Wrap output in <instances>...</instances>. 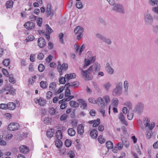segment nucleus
<instances>
[{
	"label": "nucleus",
	"mask_w": 158,
	"mask_h": 158,
	"mask_svg": "<svg viewBox=\"0 0 158 158\" xmlns=\"http://www.w3.org/2000/svg\"><path fill=\"white\" fill-rule=\"evenodd\" d=\"M101 69L100 64L97 63H95L90 66L86 70H84L82 69H80L81 71V75L85 79L90 80L92 79L93 76L89 74L91 73L94 74Z\"/></svg>",
	"instance_id": "f257e3e1"
},
{
	"label": "nucleus",
	"mask_w": 158,
	"mask_h": 158,
	"mask_svg": "<svg viewBox=\"0 0 158 158\" xmlns=\"http://www.w3.org/2000/svg\"><path fill=\"white\" fill-rule=\"evenodd\" d=\"M96 60V56H94L90 52H88L85 54L84 60L83 68L86 69L91 64L94 63Z\"/></svg>",
	"instance_id": "f03ea898"
},
{
	"label": "nucleus",
	"mask_w": 158,
	"mask_h": 158,
	"mask_svg": "<svg viewBox=\"0 0 158 158\" xmlns=\"http://www.w3.org/2000/svg\"><path fill=\"white\" fill-rule=\"evenodd\" d=\"M122 93V83L121 82L117 83L115 87L113 89L112 94L114 96H119Z\"/></svg>",
	"instance_id": "7ed1b4c3"
},
{
	"label": "nucleus",
	"mask_w": 158,
	"mask_h": 158,
	"mask_svg": "<svg viewBox=\"0 0 158 158\" xmlns=\"http://www.w3.org/2000/svg\"><path fill=\"white\" fill-rule=\"evenodd\" d=\"M112 10L116 12L121 13H125L124 9L122 5L120 4H115L113 6Z\"/></svg>",
	"instance_id": "20e7f679"
},
{
	"label": "nucleus",
	"mask_w": 158,
	"mask_h": 158,
	"mask_svg": "<svg viewBox=\"0 0 158 158\" xmlns=\"http://www.w3.org/2000/svg\"><path fill=\"white\" fill-rule=\"evenodd\" d=\"M68 68V65L67 64L64 63L61 64L59 62L57 67V69L59 73L60 76L62 75V70H66Z\"/></svg>",
	"instance_id": "39448f33"
},
{
	"label": "nucleus",
	"mask_w": 158,
	"mask_h": 158,
	"mask_svg": "<svg viewBox=\"0 0 158 158\" xmlns=\"http://www.w3.org/2000/svg\"><path fill=\"white\" fill-rule=\"evenodd\" d=\"M83 31V28L81 26H77L75 28L74 32L75 34H78L77 39L78 40L80 39L82 37V33Z\"/></svg>",
	"instance_id": "423d86ee"
},
{
	"label": "nucleus",
	"mask_w": 158,
	"mask_h": 158,
	"mask_svg": "<svg viewBox=\"0 0 158 158\" xmlns=\"http://www.w3.org/2000/svg\"><path fill=\"white\" fill-rule=\"evenodd\" d=\"M19 128V125L18 123L12 122L9 124L7 129L10 131H15L18 130Z\"/></svg>",
	"instance_id": "0eeeda50"
},
{
	"label": "nucleus",
	"mask_w": 158,
	"mask_h": 158,
	"mask_svg": "<svg viewBox=\"0 0 158 158\" xmlns=\"http://www.w3.org/2000/svg\"><path fill=\"white\" fill-rule=\"evenodd\" d=\"M144 107V105L143 103L142 102H139L136 104L134 109L139 113H140L143 111Z\"/></svg>",
	"instance_id": "6e6552de"
},
{
	"label": "nucleus",
	"mask_w": 158,
	"mask_h": 158,
	"mask_svg": "<svg viewBox=\"0 0 158 158\" xmlns=\"http://www.w3.org/2000/svg\"><path fill=\"white\" fill-rule=\"evenodd\" d=\"M144 20L146 24H150L153 21V18L150 14H147L144 15Z\"/></svg>",
	"instance_id": "1a4fd4ad"
},
{
	"label": "nucleus",
	"mask_w": 158,
	"mask_h": 158,
	"mask_svg": "<svg viewBox=\"0 0 158 158\" xmlns=\"http://www.w3.org/2000/svg\"><path fill=\"white\" fill-rule=\"evenodd\" d=\"M77 101L80 104V108L81 109L85 110L87 108V104L85 100L82 99H79Z\"/></svg>",
	"instance_id": "9d476101"
},
{
	"label": "nucleus",
	"mask_w": 158,
	"mask_h": 158,
	"mask_svg": "<svg viewBox=\"0 0 158 158\" xmlns=\"http://www.w3.org/2000/svg\"><path fill=\"white\" fill-rule=\"evenodd\" d=\"M75 48L77 53H78V55H80L85 48V45L84 44H83L80 46L77 44H75Z\"/></svg>",
	"instance_id": "9b49d317"
},
{
	"label": "nucleus",
	"mask_w": 158,
	"mask_h": 158,
	"mask_svg": "<svg viewBox=\"0 0 158 158\" xmlns=\"http://www.w3.org/2000/svg\"><path fill=\"white\" fill-rule=\"evenodd\" d=\"M34 102L36 104H38L42 106L45 105L46 103V100L40 98L39 99L35 98L34 99Z\"/></svg>",
	"instance_id": "f8f14e48"
},
{
	"label": "nucleus",
	"mask_w": 158,
	"mask_h": 158,
	"mask_svg": "<svg viewBox=\"0 0 158 158\" xmlns=\"http://www.w3.org/2000/svg\"><path fill=\"white\" fill-rule=\"evenodd\" d=\"M37 42L38 46L40 48H44L46 45L44 39L42 37L38 39Z\"/></svg>",
	"instance_id": "ddd939ff"
},
{
	"label": "nucleus",
	"mask_w": 158,
	"mask_h": 158,
	"mask_svg": "<svg viewBox=\"0 0 158 158\" xmlns=\"http://www.w3.org/2000/svg\"><path fill=\"white\" fill-rule=\"evenodd\" d=\"M24 26L26 29L30 30L34 28L35 24L32 22H28L24 25Z\"/></svg>",
	"instance_id": "4468645a"
},
{
	"label": "nucleus",
	"mask_w": 158,
	"mask_h": 158,
	"mask_svg": "<svg viewBox=\"0 0 158 158\" xmlns=\"http://www.w3.org/2000/svg\"><path fill=\"white\" fill-rule=\"evenodd\" d=\"M96 104L99 105L101 107H104L105 106V103L103 102L102 98L101 97H98L96 100Z\"/></svg>",
	"instance_id": "2eb2a0df"
},
{
	"label": "nucleus",
	"mask_w": 158,
	"mask_h": 158,
	"mask_svg": "<svg viewBox=\"0 0 158 158\" xmlns=\"http://www.w3.org/2000/svg\"><path fill=\"white\" fill-rule=\"evenodd\" d=\"M111 86L112 85L109 81L105 83L102 85L103 88L106 91H108Z\"/></svg>",
	"instance_id": "dca6fc26"
},
{
	"label": "nucleus",
	"mask_w": 158,
	"mask_h": 158,
	"mask_svg": "<svg viewBox=\"0 0 158 158\" xmlns=\"http://www.w3.org/2000/svg\"><path fill=\"white\" fill-rule=\"evenodd\" d=\"M90 135L92 138L96 139L98 135V133L97 130L94 129L91 130L90 133Z\"/></svg>",
	"instance_id": "f3484780"
},
{
	"label": "nucleus",
	"mask_w": 158,
	"mask_h": 158,
	"mask_svg": "<svg viewBox=\"0 0 158 158\" xmlns=\"http://www.w3.org/2000/svg\"><path fill=\"white\" fill-rule=\"evenodd\" d=\"M88 123L89 124H93V127H96L99 125L100 120L99 118H98L96 120L90 121L88 122Z\"/></svg>",
	"instance_id": "a211bd4d"
},
{
	"label": "nucleus",
	"mask_w": 158,
	"mask_h": 158,
	"mask_svg": "<svg viewBox=\"0 0 158 158\" xmlns=\"http://www.w3.org/2000/svg\"><path fill=\"white\" fill-rule=\"evenodd\" d=\"M19 150L21 152L23 153H26L29 151L28 148L25 145H21L19 147Z\"/></svg>",
	"instance_id": "6ab92c4d"
},
{
	"label": "nucleus",
	"mask_w": 158,
	"mask_h": 158,
	"mask_svg": "<svg viewBox=\"0 0 158 158\" xmlns=\"http://www.w3.org/2000/svg\"><path fill=\"white\" fill-rule=\"evenodd\" d=\"M65 77L66 81H69L70 79L75 78L76 77V74L73 73H70L65 75Z\"/></svg>",
	"instance_id": "aec40b11"
},
{
	"label": "nucleus",
	"mask_w": 158,
	"mask_h": 158,
	"mask_svg": "<svg viewBox=\"0 0 158 158\" xmlns=\"http://www.w3.org/2000/svg\"><path fill=\"white\" fill-rule=\"evenodd\" d=\"M77 132L78 134L82 135L84 132V127L83 126L80 124L77 126Z\"/></svg>",
	"instance_id": "412c9836"
},
{
	"label": "nucleus",
	"mask_w": 158,
	"mask_h": 158,
	"mask_svg": "<svg viewBox=\"0 0 158 158\" xmlns=\"http://www.w3.org/2000/svg\"><path fill=\"white\" fill-rule=\"evenodd\" d=\"M118 102V99L116 98H114L112 100L110 106L112 107H117Z\"/></svg>",
	"instance_id": "4be33fe9"
},
{
	"label": "nucleus",
	"mask_w": 158,
	"mask_h": 158,
	"mask_svg": "<svg viewBox=\"0 0 158 158\" xmlns=\"http://www.w3.org/2000/svg\"><path fill=\"white\" fill-rule=\"evenodd\" d=\"M102 99H103V102H104L105 103V106L109 104L110 102V97L108 95L104 96L103 97Z\"/></svg>",
	"instance_id": "5701e85b"
},
{
	"label": "nucleus",
	"mask_w": 158,
	"mask_h": 158,
	"mask_svg": "<svg viewBox=\"0 0 158 158\" xmlns=\"http://www.w3.org/2000/svg\"><path fill=\"white\" fill-rule=\"evenodd\" d=\"M7 109L10 110H14L16 107L15 104L12 102H9L7 104Z\"/></svg>",
	"instance_id": "b1692460"
},
{
	"label": "nucleus",
	"mask_w": 158,
	"mask_h": 158,
	"mask_svg": "<svg viewBox=\"0 0 158 158\" xmlns=\"http://www.w3.org/2000/svg\"><path fill=\"white\" fill-rule=\"evenodd\" d=\"M121 140L124 146L127 148L129 145V143L127 139L124 137H123L121 138Z\"/></svg>",
	"instance_id": "393cba45"
},
{
	"label": "nucleus",
	"mask_w": 158,
	"mask_h": 158,
	"mask_svg": "<svg viewBox=\"0 0 158 158\" xmlns=\"http://www.w3.org/2000/svg\"><path fill=\"white\" fill-rule=\"evenodd\" d=\"M119 118L121 122L126 126L128 125V123L125 120V116L122 113H120L119 114Z\"/></svg>",
	"instance_id": "a878e982"
},
{
	"label": "nucleus",
	"mask_w": 158,
	"mask_h": 158,
	"mask_svg": "<svg viewBox=\"0 0 158 158\" xmlns=\"http://www.w3.org/2000/svg\"><path fill=\"white\" fill-rule=\"evenodd\" d=\"M8 91V92H6L5 93L6 95H8L9 93L12 95H14L15 94V90L13 87H10L9 88Z\"/></svg>",
	"instance_id": "bb28decb"
},
{
	"label": "nucleus",
	"mask_w": 158,
	"mask_h": 158,
	"mask_svg": "<svg viewBox=\"0 0 158 158\" xmlns=\"http://www.w3.org/2000/svg\"><path fill=\"white\" fill-rule=\"evenodd\" d=\"M68 135L71 136H74L76 134V131L73 128H70L68 130Z\"/></svg>",
	"instance_id": "cd10ccee"
},
{
	"label": "nucleus",
	"mask_w": 158,
	"mask_h": 158,
	"mask_svg": "<svg viewBox=\"0 0 158 158\" xmlns=\"http://www.w3.org/2000/svg\"><path fill=\"white\" fill-rule=\"evenodd\" d=\"M124 105L127 106L129 108V110H131L133 108V105L131 102L129 101H127L125 102Z\"/></svg>",
	"instance_id": "c85d7f7f"
},
{
	"label": "nucleus",
	"mask_w": 158,
	"mask_h": 158,
	"mask_svg": "<svg viewBox=\"0 0 158 158\" xmlns=\"http://www.w3.org/2000/svg\"><path fill=\"white\" fill-rule=\"evenodd\" d=\"M52 121V119L51 117L49 116H46L44 118L43 122L44 123L47 124L50 123Z\"/></svg>",
	"instance_id": "c756f323"
},
{
	"label": "nucleus",
	"mask_w": 158,
	"mask_h": 158,
	"mask_svg": "<svg viewBox=\"0 0 158 158\" xmlns=\"http://www.w3.org/2000/svg\"><path fill=\"white\" fill-rule=\"evenodd\" d=\"M70 105L73 108L77 107L79 106V103L76 101L72 100L69 102Z\"/></svg>",
	"instance_id": "7c9ffc66"
},
{
	"label": "nucleus",
	"mask_w": 158,
	"mask_h": 158,
	"mask_svg": "<svg viewBox=\"0 0 158 158\" xmlns=\"http://www.w3.org/2000/svg\"><path fill=\"white\" fill-rule=\"evenodd\" d=\"M67 155L70 158H74L75 156L76 153L75 151L70 150L67 152Z\"/></svg>",
	"instance_id": "2f4dec72"
},
{
	"label": "nucleus",
	"mask_w": 158,
	"mask_h": 158,
	"mask_svg": "<svg viewBox=\"0 0 158 158\" xmlns=\"http://www.w3.org/2000/svg\"><path fill=\"white\" fill-rule=\"evenodd\" d=\"M129 82L127 80H125L123 83V87L124 89L125 92H127L128 91L129 87Z\"/></svg>",
	"instance_id": "473e14b6"
},
{
	"label": "nucleus",
	"mask_w": 158,
	"mask_h": 158,
	"mask_svg": "<svg viewBox=\"0 0 158 158\" xmlns=\"http://www.w3.org/2000/svg\"><path fill=\"white\" fill-rule=\"evenodd\" d=\"M13 4V2L11 0H9L7 1L6 4V6L7 8H10L12 7Z\"/></svg>",
	"instance_id": "72a5a7b5"
},
{
	"label": "nucleus",
	"mask_w": 158,
	"mask_h": 158,
	"mask_svg": "<svg viewBox=\"0 0 158 158\" xmlns=\"http://www.w3.org/2000/svg\"><path fill=\"white\" fill-rule=\"evenodd\" d=\"M106 146L108 149H112L113 146L112 142L110 141H108L106 143Z\"/></svg>",
	"instance_id": "f704fd0d"
},
{
	"label": "nucleus",
	"mask_w": 158,
	"mask_h": 158,
	"mask_svg": "<svg viewBox=\"0 0 158 158\" xmlns=\"http://www.w3.org/2000/svg\"><path fill=\"white\" fill-rule=\"evenodd\" d=\"M55 144L57 148H60L62 146V143L60 139H58L56 141Z\"/></svg>",
	"instance_id": "c9c22d12"
},
{
	"label": "nucleus",
	"mask_w": 158,
	"mask_h": 158,
	"mask_svg": "<svg viewBox=\"0 0 158 158\" xmlns=\"http://www.w3.org/2000/svg\"><path fill=\"white\" fill-rule=\"evenodd\" d=\"M56 136L58 139H61L62 137V133L61 131L58 130L56 131Z\"/></svg>",
	"instance_id": "e433bc0d"
},
{
	"label": "nucleus",
	"mask_w": 158,
	"mask_h": 158,
	"mask_svg": "<svg viewBox=\"0 0 158 158\" xmlns=\"http://www.w3.org/2000/svg\"><path fill=\"white\" fill-rule=\"evenodd\" d=\"M35 39L34 37L32 35H29L27 37L25 40L26 42H28L33 41Z\"/></svg>",
	"instance_id": "4c0bfd02"
},
{
	"label": "nucleus",
	"mask_w": 158,
	"mask_h": 158,
	"mask_svg": "<svg viewBox=\"0 0 158 158\" xmlns=\"http://www.w3.org/2000/svg\"><path fill=\"white\" fill-rule=\"evenodd\" d=\"M9 81L10 82L14 84L16 82V80L14 78V76L12 74H10L9 76Z\"/></svg>",
	"instance_id": "58836bf2"
},
{
	"label": "nucleus",
	"mask_w": 158,
	"mask_h": 158,
	"mask_svg": "<svg viewBox=\"0 0 158 158\" xmlns=\"http://www.w3.org/2000/svg\"><path fill=\"white\" fill-rule=\"evenodd\" d=\"M103 42L105 43L108 45H110L112 43V41L110 39L105 37L103 40Z\"/></svg>",
	"instance_id": "ea45409f"
},
{
	"label": "nucleus",
	"mask_w": 158,
	"mask_h": 158,
	"mask_svg": "<svg viewBox=\"0 0 158 158\" xmlns=\"http://www.w3.org/2000/svg\"><path fill=\"white\" fill-rule=\"evenodd\" d=\"M48 112L51 115H54L56 114V111L54 108L52 107L49 109Z\"/></svg>",
	"instance_id": "a19ab883"
},
{
	"label": "nucleus",
	"mask_w": 158,
	"mask_h": 158,
	"mask_svg": "<svg viewBox=\"0 0 158 158\" xmlns=\"http://www.w3.org/2000/svg\"><path fill=\"white\" fill-rule=\"evenodd\" d=\"M56 83L54 82H51L49 85L50 90L51 91L54 90L56 87Z\"/></svg>",
	"instance_id": "79ce46f5"
},
{
	"label": "nucleus",
	"mask_w": 158,
	"mask_h": 158,
	"mask_svg": "<svg viewBox=\"0 0 158 158\" xmlns=\"http://www.w3.org/2000/svg\"><path fill=\"white\" fill-rule=\"evenodd\" d=\"M143 123L146 127H148L150 123V120L148 118H144L143 120Z\"/></svg>",
	"instance_id": "37998d69"
},
{
	"label": "nucleus",
	"mask_w": 158,
	"mask_h": 158,
	"mask_svg": "<svg viewBox=\"0 0 158 158\" xmlns=\"http://www.w3.org/2000/svg\"><path fill=\"white\" fill-rule=\"evenodd\" d=\"M36 78V76L34 75L30 78L28 80V83L29 84H32L34 83L35 80Z\"/></svg>",
	"instance_id": "c03bdc74"
},
{
	"label": "nucleus",
	"mask_w": 158,
	"mask_h": 158,
	"mask_svg": "<svg viewBox=\"0 0 158 158\" xmlns=\"http://www.w3.org/2000/svg\"><path fill=\"white\" fill-rule=\"evenodd\" d=\"M108 73L110 75H112L114 74V69L111 67H108L107 69Z\"/></svg>",
	"instance_id": "a18cd8bd"
},
{
	"label": "nucleus",
	"mask_w": 158,
	"mask_h": 158,
	"mask_svg": "<svg viewBox=\"0 0 158 158\" xmlns=\"http://www.w3.org/2000/svg\"><path fill=\"white\" fill-rule=\"evenodd\" d=\"M149 3L152 6H154L156 4L158 6V1H157L156 0H150L149 1Z\"/></svg>",
	"instance_id": "49530a36"
},
{
	"label": "nucleus",
	"mask_w": 158,
	"mask_h": 158,
	"mask_svg": "<svg viewBox=\"0 0 158 158\" xmlns=\"http://www.w3.org/2000/svg\"><path fill=\"white\" fill-rule=\"evenodd\" d=\"M7 104L5 103H1L0 104V109L3 110L7 109Z\"/></svg>",
	"instance_id": "de8ad7c7"
},
{
	"label": "nucleus",
	"mask_w": 158,
	"mask_h": 158,
	"mask_svg": "<svg viewBox=\"0 0 158 158\" xmlns=\"http://www.w3.org/2000/svg\"><path fill=\"white\" fill-rule=\"evenodd\" d=\"M98 139L99 142L101 143H103L105 141V139L104 137L101 135H100L98 137Z\"/></svg>",
	"instance_id": "09e8293b"
},
{
	"label": "nucleus",
	"mask_w": 158,
	"mask_h": 158,
	"mask_svg": "<svg viewBox=\"0 0 158 158\" xmlns=\"http://www.w3.org/2000/svg\"><path fill=\"white\" fill-rule=\"evenodd\" d=\"M46 31L48 33V34H49L50 33H51L53 31L52 30V29L48 25L46 24Z\"/></svg>",
	"instance_id": "8fccbe9b"
},
{
	"label": "nucleus",
	"mask_w": 158,
	"mask_h": 158,
	"mask_svg": "<svg viewBox=\"0 0 158 158\" xmlns=\"http://www.w3.org/2000/svg\"><path fill=\"white\" fill-rule=\"evenodd\" d=\"M47 14L48 16H51V18L52 19L54 15V12L53 10H48L47 11Z\"/></svg>",
	"instance_id": "3c124183"
},
{
	"label": "nucleus",
	"mask_w": 158,
	"mask_h": 158,
	"mask_svg": "<svg viewBox=\"0 0 158 158\" xmlns=\"http://www.w3.org/2000/svg\"><path fill=\"white\" fill-rule=\"evenodd\" d=\"M47 135L49 138L52 137L53 135V130L52 129H50L47 131Z\"/></svg>",
	"instance_id": "603ef678"
},
{
	"label": "nucleus",
	"mask_w": 158,
	"mask_h": 158,
	"mask_svg": "<svg viewBox=\"0 0 158 158\" xmlns=\"http://www.w3.org/2000/svg\"><path fill=\"white\" fill-rule=\"evenodd\" d=\"M71 141L69 139H66L65 141V145L67 147H69L71 145Z\"/></svg>",
	"instance_id": "864d4df0"
},
{
	"label": "nucleus",
	"mask_w": 158,
	"mask_h": 158,
	"mask_svg": "<svg viewBox=\"0 0 158 158\" xmlns=\"http://www.w3.org/2000/svg\"><path fill=\"white\" fill-rule=\"evenodd\" d=\"M45 68L43 64H40L38 67V69L40 72H42Z\"/></svg>",
	"instance_id": "5fc2aeb1"
},
{
	"label": "nucleus",
	"mask_w": 158,
	"mask_h": 158,
	"mask_svg": "<svg viewBox=\"0 0 158 158\" xmlns=\"http://www.w3.org/2000/svg\"><path fill=\"white\" fill-rule=\"evenodd\" d=\"M76 6L77 8L79 9H82L83 7V5L80 2H77L76 3Z\"/></svg>",
	"instance_id": "6e6d98bb"
},
{
	"label": "nucleus",
	"mask_w": 158,
	"mask_h": 158,
	"mask_svg": "<svg viewBox=\"0 0 158 158\" xmlns=\"http://www.w3.org/2000/svg\"><path fill=\"white\" fill-rule=\"evenodd\" d=\"M44 55L43 53L40 52L38 54L37 58L38 60H41L44 58Z\"/></svg>",
	"instance_id": "4d7b16f0"
},
{
	"label": "nucleus",
	"mask_w": 158,
	"mask_h": 158,
	"mask_svg": "<svg viewBox=\"0 0 158 158\" xmlns=\"http://www.w3.org/2000/svg\"><path fill=\"white\" fill-rule=\"evenodd\" d=\"M52 93L50 91H48L46 93V97L47 99H49L51 98L52 97Z\"/></svg>",
	"instance_id": "13d9d810"
},
{
	"label": "nucleus",
	"mask_w": 158,
	"mask_h": 158,
	"mask_svg": "<svg viewBox=\"0 0 158 158\" xmlns=\"http://www.w3.org/2000/svg\"><path fill=\"white\" fill-rule=\"evenodd\" d=\"M133 116V114L130 112V111L128 110V114L127 115V118L128 120H131Z\"/></svg>",
	"instance_id": "bf43d9fd"
},
{
	"label": "nucleus",
	"mask_w": 158,
	"mask_h": 158,
	"mask_svg": "<svg viewBox=\"0 0 158 158\" xmlns=\"http://www.w3.org/2000/svg\"><path fill=\"white\" fill-rule=\"evenodd\" d=\"M96 37L102 42L104 40L105 37L100 34H97L96 35Z\"/></svg>",
	"instance_id": "052dcab7"
},
{
	"label": "nucleus",
	"mask_w": 158,
	"mask_h": 158,
	"mask_svg": "<svg viewBox=\"0 0 158 158\" xmlns=\"http://www.w3.org/2000/svg\"><path fill=\"white\" fill-rule=\"evenodd\" d=\"M10 63V61L8 59H6L4 60L3 62V65L6 66H8L9 65Z\"/></svg>",
	"instance_id": "680f3d73"
},
{
	"label": "nucleus",
	"mask_w": 158,
	"mask_h": 158,
	"mask_svg": "<svg viewBox=\"0 0 158 158\" xmlns=\"http://www.w3.org/2000/svg\"><path fill=\"white\" fill-rule=\"evenodd\" d=\"M40 87L43 89L47 87L46 82L43 81H41L40 83Z\"/></svg>",
	"instance_id": "e2e57ef3"
},
{
	"label": "nucleus",
	"mask_w": 158,
	"mask_h": 158,
	"mask_svg": "<svg viewBox=\"0 0 158 158\" xmlns=\"http://www.w3.org/2000/svg\"><path fill=\"white\" fill-rule=\"evenodd\" d=\"M66 81V79H65V77H61L60 78L59 82L60 83L62 84H65V81Z\"/></svg>",
	"instance_id": "0e129e2a"
},
{
	"label": "nucleus",
	"mask_w": 158,
	"mask_h": 158,
	"mask_svg": "<svg viewBox=\"0 0 158 158\" xmlns=\"http://www.w3.org/2000/svg\"><path fill=\"white\" fill-rule=\"evenodd\" d=\"M79 85V83L77 81L72 82L70 84V86L73 87H77Z\"/></svg>",
	"instance_id": "69168bd1"
},
{
	"label": "nucleus",
	"mask_w": 158,
	"mask_h": 158,
	"mask_svg": "<svg viewBox=\"0 0 158 158\" xmlns=\"http://www.w3.org/2000/svg\"><path fill=\"white\" fill-rule=\"evenodd\" d=\"M35 54H31L30 56V60L31 61L34 62L35 61Z\"/></svg>",
	"instance_id": "338daca9"
},
{
	"label": "nucleus",
	"mask_w": 158,
	"mask_h": 158,
	"mask_svg": "<svg viewBox=\"0 0 158 158\" xmlns=\"http://www.w3.org/2000/svg\"><path fill=\"white\" fill-rule=\"evenodd\" d=\"M20 64L21 66L24 67L27 65V63L26 61L24 59H22L20 61Z\"/></svg>",
	"instance_id": "774afa93"
}]
</instances>
